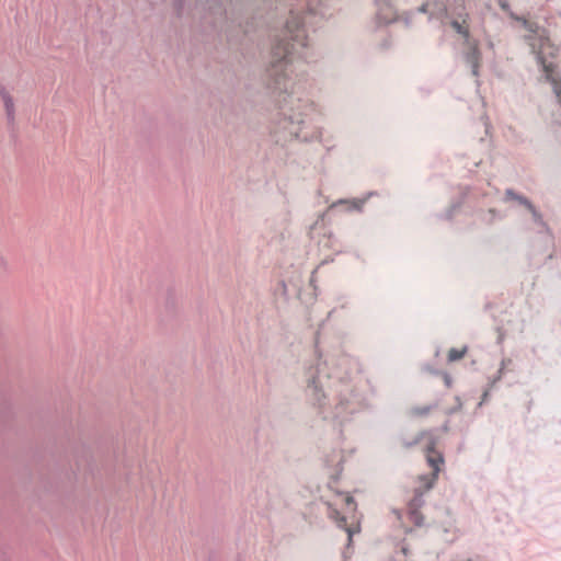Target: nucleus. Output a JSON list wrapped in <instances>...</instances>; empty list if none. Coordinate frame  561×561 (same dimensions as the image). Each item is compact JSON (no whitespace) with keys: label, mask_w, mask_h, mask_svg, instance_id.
Masks as SVG:
<instances>
[{"label":"nucleus","mask_w":561,"mask_h":561,"mask_svg":"<svg viewBox=\"0 0 561 561\" xmlns=\"http://www.w3.org/2000/svg\"><path fill=\"white\" fill-rule=\"evenodd\" d=\"M431 410H432L431 405H425V407L413 409V413L419 416H424V415H427Z\"/></svg>","instance_id":"2eb2a0df"},{"label":"nucleus","mask_w":561,"mask_h":561,"mask_svg":"<svg viewBox=\"0 0 561 561\" xmlns=\"http://www.w3.org/2000/svg\"><path fill=\"white\" fill-rule=\"evenodd\" d=\"M377 195L376 191L368 192L363 198H341L336 202H334L330 208L329 211H336V210H344V211H357L363 213L364 205L366 202L371 197Z\"/></svg>","instance_id":"0eeeda50"},{"label":"nucleus","mask_w":561,"mask_h":561,"mask_svg":"<svg viewBox=\"0 0 561 561\" xmlns=\"http://www.w3.org/2000/svg\"><path fill=\"white\" fill-rule=\"evenodd\" d=\"M186 0H173V10L178 18L183 15Z\"/></svg>","instance_id":"4468645a"},{"label":"nucleus","mask_w":561,"mask_h":561,"mask_svg":"<svg viewBox=\"0 0 561 561\" xmlns=\"http://www.w3.org/2000/svg\"><path fill=\"white\" fill-rule=\"evenodd\" d=\"M345 505L350 511H354L356 508L355 500L352 496H346Z\"/></svg>","instance_id":"f3484780"},{"label":"nucleus","mask_w":561,"mask_h":561,"mask_svg":"<svg viewBox=\"0 0 561 561\" xmlns=\"http://www.w3.org/2000/svg\"><path fill=\"white\" fill-rule=\"evenodd\" d=\"M207 561H221V558L217 553L210 552Z\"/></svg>","instance_id":"4be33fe9"},{"label":"nucleus","mask_w":561,"mask_h":561,"mask_svg":"<svg viewBox=\"0 0 561 561\" xmlns=\"http://www.w3.org/2000/svg\"><path fill=\"white\" fill-rule=\"evenodd\" d=\"M171 305H172V304H171V301H170V300H168V301H167V307L169 308V307H171Z\"/></svg>","instance_id":"cd10ccee"},{"label":"nucleus","mask_w":561,"mask_h":561,"mask_svg":"<svg viewBox=\"0 0 561 561\" xmlns=\"http://www.w3.org/2000/svg\"><path fill=\"white\" fill-rule=\"evenodd\" d=\"M442 432L444 433H447L449 431V422L446 421L443 425H442Z\"/></svg>","instance_id":"b1692460"},{"label":"nucleus","mask_w":561,"mask_h":561,"mask_svg":"<svg viewBox=\"0 0 561 561\" xmlns=\"http://www.w3.org/2000/svg\"><path fill=\"white\" fill-rule=\"evenodd\" d=\"M314 362L305 371L306 399L323 420L343 424L364 407L363 396L353 386L358 363L345 354L323 362L319 355Z\"/></svg>","instance_id":"f03ea898"},{"label":"nucleus","mask_w":561,"mask_h":561,"mask_svg":"<svg viewBox=\"0 0 561 561\" xmlns=\"http://www.w3.org/2000/svg\"><path fill=\"white\" fill-rule=\"evenodd\" d=\"M333 261H334V259H333L332 256H327V257L321 262V264H320V265H325V264H329V263H331V262H333Z\"/></svg>","instance_id":"5701e85b"},{"label":"nucleus","mask_w":561,"mask_h":561,"mask_svg":"<svg viewBox=\"0 0 561 561\" xmlns=\"http://www.w3.org/2000/svg\"><path fill=\"white\" fill-rule=\"evenodd\" d=\"M411 0H375L376 14L369 24V30L380 35L378 46L381 50L392 47V38L388 26L399 20L400 14L409 11L402 5ZM416 12L428 15V20H438L442 24H449L457 34L465 39L462 57L472 77L478 78L480 71L481 51L477 43L471 41L467 25L468 12L463 0H423L416 7Z\"/></svg>","instance_id":"7ed1b4c3"},{"label":"nucleus","mask_w":561,"mask_h":561,"mask_svg":"<svg viewBox=\"0 0 561 561\" xmlns=\"http://www.w3.org/2000/svg\"><path fill=\"white\" fill-rule=\"evenodd\" d=\"M455 399H456L457 404H456V405H454L453 408H450V409L447 411V414H449V415L457 413V412H458V411H460V410H461V408H462V402H461L460 398H459V397H456Z\"/></svg>","instance_id":"dca6fc26"},{"label":"nucleus","mask_w":561,"mask_h":561,"mask_svg":"<svg viewBox=\"0 0 561 561\" xmlns=\"http://www.w3.org/2000/svg\"><path fill=\"white\" fill-rule=\"evenodd\" d=\"M328 515L332 520H334L336 523L337 527L344 529L347 533L348 546H351L352 538H353L355 530L347 527L346 517L337 508L333 507L331 504L328 506Z\"/></svg>","instance_id":"1a4fd4ad"},{"label":"nucleus","mask_w":561,"mask_h":561,"mask_svg":"<svg viewBox=\"0 0 561 561\" xmlns=\"http://www.w3.org/2000/svg\"><path fill=\"white\" fill-rule=\"evenodd\" d=\"M517 202L518 205L524 206L527 210L533 208V202L525 195L516 192L514 188H506L503 196V202Z\"/></svg>","instance_id":"9d476101"},{"label":"nucleus","mask_w":561,"mask_h":561,"mask_svg":"<svg viewBox=\"0 0 561 561\" xmlns=\"http://www.w3.org/2000/svg\"><path fill=\"white\" fill-rule=\"evenodd\" d=\"M421 438H422V434L417 435L413 440H410V442L404 440L403 445L405 447H408V448L412 447V446H415V445H417L420 443Z\"/></svg>","instance_id":"a211bd4d"},{"label":"nucleus","mask_w":561,"mask_h":561,"mask_svg":"<svg viewBox=\"0 0 561 561\" xmlns=\"http://www.w3.org/2000/svg\"><path fill=\"white\" fill-rule=\"evenodd\" d=\"M489 396H490V392L489 390H485L483 393H482V397H481V401L479 402V407H481L483 403H485L489 399Z\"/></svg>","instance_id":"aec40b11"},{"label":"nucleus","mask_w":561,"mask_h":561,"mask_svg":"<svg viewBox=\"0 0 561 561\" xmlns=\"http://www.w3.org/2000/svg\"><path fill=\"white\" fill-rule=\"evenodd\" d=\"M502 371H503V367H501V368L499 369V371H497V376H496V378L494 379V382L501 379Z\"/></svg>","instance_id":"393cba45"},{"label":"nucleus","mask_w":561,"mask_h":561,"mask_svg":"<svg viewBox=\"0 0 561 561\" xmlns=\"http://www.w3.org/2000/svg\"><path fill=\"white\" fill-rule=\"evenodd\" d=\"M424 494L421 489H415L413 497L409 501L408 504V515L409 520L413 523L415 526H422L424 522V516L420 512V508L424 505Z\"/></svg>","instance_id":"6e6552de"},{"label":"nucleus","mask_w":561,"mask_h":561,"mask_svg":"<svg viewBox=\"0 0 561 561\" xmlns=\"http://www.w3.org/2000/svg\"><path fill=\"white\" fill-rule=\"evenodd\" d=\"M414 530L412 528H407L405 533L407 534H412Z\"/></svg>","instance_id":"bb28decb"},{"label":"nucleus","mask_w":561,"mask_h":561,"mask_svg":"<svg viewBox=\"0 0 561 561\" xmlns=\"http://www.w3.org/2000/svg\"><path fill=\"white\" fill-rule=\"evenodd\" d=\"M531 214L533 222L538 227V233H545L552 238V231L549 225L543 219L542 214L534 205L533 208L528 209Z\"/></svg>","instance_id":"9b49d317"},{"label":"nucleus","mask_w":561,"mask_h":561,"mask_svg":"<svg viewBox=\"0 0 561 561\" xmlns=\"http://www.w3.org/2000/svg\"><path fill=\"white\" fill-rule=\"evenodd\" d=\"M496 193L497 191L490 186L486 188L460 186L458 197L454 198L450 206L436 217L442 220H451L465 208L466 215L473 217L477 222L492 226L506 217L504 211L492 206Z\"/></svg>","instance_id":"39448f33"},{"label":"nucleus","mask_w":561,"mask_h":561,"mask_svg":"<svg viewBox=\"0 0 561 561\" xmlns=\"http://www.w3.org/2000/svg\"><path fill=\"white\" fill-rule=\"evenodd\" d=\"M336 2L252 0L251 16L227 35L243 59L247 104L274 110L272 131L282 133L284 141L320 139L321 130L308 125L317 105L309 96L312 80L302 67L317 60L308 28L314 31L320 21L332 16Z\"/></svg>","instance_id":"f257e3e1"},{"label":"nucleus","mask_w":561,"mask_h":561,"mask_svg":"<svg viewBox=\"0 0 561 561\" xmlns=\"http://www.w3.org/2000/svg\"><path fill=\"white\" fill-rule=\"evenodd\" d=\"M0 94H1V98L3 100V104H4V108H5V113H7L8 119L10 122H12L14 119V103H13V99L11 98V95L9 93H7L4 91V89H2L0 91Z\"/></svg>","instance_id":"f8f14e48"},{"label":"nucleus","mask_w":561,"mask_h":561,"mask_svg":"<svg viewBox=\"0 0 561 561\" xmlns=\"http://www.w3.org/2000/svg\"><path fill=\"white\" fill-rule=\"evenodd\" d=\"M398 548L400 549V551L407 557L409 554V549H408V546L404 541L400 542L398 545Z\"/></svg>","instance_id":"6ab92c4d"},{"label":"nucleus","mask_w":561,"mask_h":561,"mask_svg":"<svg viewBox=\"0 0 561 561\" xmlns=\"http://www.w3.org/2000/svg\"><path fill=\"white\" fill-rule=\"evenodd\" d=\"M425 450H426V460H427L428 466L433 469V473L431 474V477H428V476L421 477V480L424 482L425 491H428L434 486V484L438 478V473L440 471V465L444 463V457L440 453H437L435 450V442L434 440H431L426 445Z\"/></svg>","instance_id":"423d86ee"},{"label":"nucleus","mask_w":561,"mask_h":561,"mask_svg":"<svg viewBox=\"0 0 561 561\" xmlns=\"http://www.w3.org/2000/svg\"><path fill=\"white\" fill-rule=\"evenodd\" d=\"M497 4L512 21L519 23L528 32L525 41L530 46L546 80L551 84L561 107V72L554 62L548 60V57L557 56L559 48L550 41L546 28L516 14L507 0H497Z\"/></svg>","instance_id":"20e7f679"},{"label":"nucleus","mask_w":561,"mask_h":561,"mask_svg":"<svg viewBox=\"0 0 561 561\" xmlns=\"http://www.w3.org/2000/svg\"><path fill=\"white\" fill-rule=\"evenodd\" d=\"M502 340H503V335H502V334H500V335H499V337H497V343H501V342H502Z\"/></svg>","instance_id":"a878e982"},{"label":"nucleus","mask_w":561,"mask_h":561,"mask_svg":"<svg viewBox=\"0 0 561 561\" xmlns=\"http://www.w3.org/2000/svg\"><path fill=\"white\" fill-rule=\"evenodd\" d=\"M444 382L447 387H450L451 386V382H453V378L449 374L447 373H444Z\"/></svg>","instance_id":"412c9836"},{"label":"nucleus","mask_w":561,"mask_h":561,"mask_svg":"<svg viewBox=\"0 0 561 561\" xmlns=\"http://www.w3.org/2000/svg\"><path fill=\"white\" fill-rule=\"evenodd\" d=\"M467 350H468L467 346H465L461 350L450 348L448 352V362H457V360L461 359L465 356V354L467 353Z\"/></svg>","instance_id":"ddd939ff"}]
</instances>
